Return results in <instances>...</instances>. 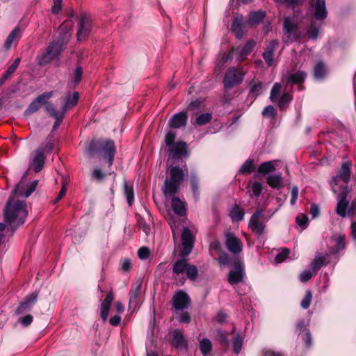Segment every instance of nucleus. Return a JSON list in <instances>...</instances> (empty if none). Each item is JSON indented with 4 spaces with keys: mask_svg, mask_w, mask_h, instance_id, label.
Masks as SVG:
<instances>
[{
    "mask_svg": "<svg viewBox=\"0 0 356 356\" xmlns=\"http://www.w3.org/2000/svg\"><path fill=\"white\" fill-rule=\"evenodd\" d=\"M172 306L176 310L187 309L191 304L189 296L184 291H177L172 297Z\"/></svg>",
    "mask_w": 356,
    "mask_h": 356,
    "instance_id": "ddd939ff",
    "label": "nucleus"
},
{
    "mask_svg": "<svg viewBox=\"0 0 356 356\" xmlns=\"http://www.w3.org/2000/svg\"><path fill=\"white\" fill-rule=\"evenodd\" d=\"M87 152L90 156L103 152L104 157L107 159L108 166L111 167L114 161L116 147L112 140H92L87 147Z\"/></svg>",
    "mask_w": 356,
    "mask_h": 356,
    "instance_id": "39448f33",
    "label": "nucleus"
},
{
    "mask_svg": "<svg viewBox=\"0 0 356 356\" xmlns=\"http://www.w3.org/2000/svg\"><path fill=\"white\" fill-rule=\"evenodd\" d=\"M53 92H44L42 95L37 97L25 110L24 114L29 115L37 111L41 107L42 105L45 104L52 97Z\"/></svg>",
    "mask_w": 356,
    "mask_h": 356,
    "instance_id": "4468645a",
    "label": "nucleus"
},
{
    "mask_svg": "<svg viewBox=\"0 0 356 356\" xmlns=\"http://www.w3.org/2000/svg\"><path fill=\"white\" fill-rule=\"evenodd\" d=\"M54 145L55 142L54 140V137L49 136L47 138L44 145L43 146L40 147L38 149H42L43 150V154L49 153L53 150Z\"/></svg>",
    "mask_w": 356,
    "mask_h": 356,
    "instance_id": "de8ad7c7",
    "label": "nucleus"
},
{
    "mask_svg": "<svg viewBox=\"0 0 356 356\" xmlns=\"http://www.w3.org/2000/svg\"><path fill=\"white\" fill-rule=\"evenodd\" d=\"M255 168L254 159H248L241 167L240 172L242 174H250L254 171Z\"/></svg>",
    "mask_w": 356,
    "mask_h": 356,
    "instance_id": "a19ab883",
    "label": "nucleus"
},
{
    "mask_svg": "<svg viewBox=\"0 0 356 356\" xmlns=\"http://www.w3.org/2000/svg\"><path fill=\"white\" fill-rule=\"evenodd\" d=\"M261 114L264 118L274 119L276 116L277 113L274 107L271 105H269L266 106L263 109Z\"/></svg>",
    "mask_w": 356,
    "mask_h": 356,
    "instance_id": "8fccbe9b",
    "label": "nucleus"
},
{
    "mask_svg": "<svg viewBox=\"0 0 356 356\" xmlns=\"http://www.w3.org/2000/svg\"><path fill=\"white\" fill-rule=\"evenodd\" d=\"M313 275L314 274L310 270H305L302 273H300L299 279L301 282L305 283L308 282L313 277Z\"/></svg>",
    "mask_w": 356,
    "mask_h": 356,
    "instance_id": "052dcab7",
    "label": "nucleus"
},
{
    "mask_svg": "<svg viewBox=\"0 0 356 356\" xmlns=\"http://www.w3.org/2000/svg\"><path fill=\"white\" fill-rule=\"evenodd\" d=\"M188 115L185 111L179 112L172 116L168 122V126L170 128L179 129L186 125Z\"/></svg>",
    "mask_w": 356,
    "mask_h": 356,
    "instance_id": "a211bd4d",
    "label": "nucleus"
},
{
    "mask_svg": "<svg viewBox=\"0 0 356 356\" xmlns=\"http://www.w3.org/2000/svg\"><path fill=\"white\" fill-rule=\"evenodd\" d=\"M243 341V339L239 334H237L234 337L233 340V350L235 353L238 354L241 350Z\"/></svg>",
    "mask_w": 356,
    "mask_h": 356,
    "instance_id": "09e8293b",
    "label": "nucleus"
},
{
    "mask_svg": "<svg viewBox=\"0 0 356 356\" xmlns=\"http://www.w3.org/2000/svg\"><path fill=\"white\" fill-rule=\"evenodd\" d=\"M49 50L45 49V51L41 54L37 56L38 63L40 66L46 65L54 59V57L49 54Z\"/></svg>",
    "mask_w": 356,
    "mask_h": 356,
    "instance_id": "58836bf2",
    "label": "nucleus"
},
{
    "mask_svg": "<svg viewBox=\"0 0 356 356\" xmlns=\"http://www.w3.org/2000/svg\"><path fill=\"white\" fill-rule=\"evenodd\" d=\"M296 220L300 227L305 228L308 222V218L304 214H299L296 216Z\"/></svg>",
    "mask_w": 356,
    "mask_h": 356,
    "instance_id": "680f3d73",
    "label": "nucleus"
},
{
    "mask_svg": "<svg viewBox=\"0 0 356 356\" xmlns=\"http://www.w3.org/2000/svg\"><path fill=\"white\" fill-rule=\"evenodd\" d=\"M331 240L334 242L335 244L329 250L330 254L336 255L341 250L345 249L346 243V235L344 234H339L338 236H332Z\"/></svg>",
    "mask_w": 356,
    "mask_h": 356,
    "instance_id": "6ab92c4d",
    "label": "nucleus"
},
{
    "mask_svg": "<svg viewBox=\"0 0 356 356\" xmlns=\"http://www.w3.org/2000/svg\"><path fill=\"white\" fill-rule=\"evenodd\" d=\"M325 257L323 256L316 257L311 263V268L316 273L324 264Z\"/></svg>",
    "mask_w": 356,
    "mask_h": 356,
    "instance_id": "49530a36",
    "label": "nucleus"
},
{
    "mask_svg": "<svg viewBox=\"0 0 356 356\" xmlns=\"http://www.w3.org/2000/svg\"><path fill=\"white\" fill-rule=\"evenodd\" d=\"M263 88V84L261 81H257L251 85L250 88V94H254L257 96L261 93Z\"/></svg>",
    "mask_w": 356,
    "mask_h": 356,
    "instance_id": "6e6d98bb",
    "label": "nucleus"
},
{
    "mask_svg": "<svg viewBox=\"0 0 356 356\" xmlns=\"http://www.w3.org/2000/svg\"><path fill=\"white\" fill-rule=\"evenodd\" d=\"M266 17L265 12L258 10L252 12L249 15L248 24H254L261 22Z\"/></svg>",
    "mask_w": 356,
    "mask_h": 356,
    "instance_id": "e433bc0d",
    "label": "nucleus"
},
{
    "mask_svg": "<svg viewBox=\"0 0 356 356\" xmlns=\"http://www.w3.org/2000/svg\"><path fill=\"white\" fill-rule=\"evenodd\" d=\"M268 184L274 188H280L284 186L281 175H270L266 177Z\"/></svg>",
    "mask_w": 356,
    "mask_h": 356,
    "instance_id": "2f4dec72",
    "label": "nucleus"
},
{
    "mask_svg": "<svg viewBox=\"0 0 356 356\" xmlns=\"http://www.w3.org/2000/svg\"><path fill=\"white\" fill-rule=\"evenodd\" d=\"M38 292L35 291L30 296L26 297L24 301L21 302L17 309V314H22L30 310L37 301Z\"/></svg>",
    "mask_w": 356,
    "mask_h": 356,
    "instance_id": "aec40b11",
    "label": "nucleus"
},
{
    "mask_svg": "<svg viewBox=\"0 0 356 356\" xmlns=\"http://www.w3.org/2000/svg\"><path fill=\"white\" fill-rule=\"evenodd\" d=\"M200 348L202 355L204 356L207 355L212 349V344L211 341L207 338L202 339L200 341Z\"/></svg>",
    "mask_w": 356,
    "mask_h": 356,
    "instance_id": "79ce46f5",
    "label": "nucleus"
},
{
    "mask_svg": "<svg viewBox=\"0 0 356 356\" xmlns=\"http://www.w3.org/2000/svg\"><path fill=\"white\" fill-rule=\"evenodd\" d=\"M293 99V95L291 92H284L278 100L277 104L281 111L286 109L288 105Z\"/></svg>",
    "mask_w": 356,
    "mask_h": 356,
    "instance_id": "f704fd0d",
    "label": "nucleus"
},
{
    "mask_svg": "<svg viewBox=\"0 0 356 356\" xmlns=\"http://www.w3.org/2000/svg\"><path fill=\"white\" fill-rule=\"evenodd\" d=\"M288 83L292 84L302 83L307 78V73L304 71H298L293 74H287L285 76Z\"/></svg>",
    "mask_w": 356,
    "mask_h": 356,
    "instance_id": "cd10ccee",
    "label": "nucleus"
},
{
    "mask_svg": "<svg viewBox=\"0 0 356 356\" xmlns=\"http://www.w3.org/2000/svg\"><path fill=\"white\" fill-rule=\"evenodd\" d=\"M114 300V295L112 291H111L106 296L104 300H102L100 306L101 310V318L103 321H106L108 318V316L110 312L111 305Z\"/></svg>",
    "mask_w": 356,
    "mask_h": 356,
    "instance_id": "412c9836",
    "label": "nucleus"
},
{
    "mask_svg": "<svg viewBox=\"0 0 356 356\" xmlns=\"http://www.w3.org/2000/svg\"><path fill=\"white\" fill-rule=\"evenodd\" d=\"M168 173L163 187V192L166 197L173 196L179 191L181 184L188 173V168L186 165L183 168L172 165L168 168Z\"/></svg>",
    "mask_w": 356,
    "mask_h": 356,
    "instance_id": "f03ea898",
    "label": "nucleus"
},
{
    "mask_svg": "<svg viewBox=\"0 0 356 356\" xmlns=\"http://www.w3.org/2000/svg\"><path fill=\"white\" fill-rule=\"evenodd\" d=\"M326 70L324 64L322 62H318L314 67V75L316 79H321L325 75Z\"/></svg>",
    "mask_w": 356,
    "mask_h": 356,
    "instance_id": "37998d69",
    "label": "nucleus"
},
{
    "mask_svg": "<svg viewBox=\"0 0 356 356\" xmlns=\"http://www.w3.org/2000/svg\"><path fill=\"white\" fill-rule=\"evenodd\" d=\"M282 89V86L280 83H274L270 94V99L272 102H274L277 99V96L280 95Z\"/></svg>",
    "mask_w": 356,
    "mask_h": 356,
    "instance_id": "603ef678",
    "label": "nucleus"
},
{
    "mask_svg": "<svg viewBox=\"0 0 356 356\" xmlns=\"http://www.w3.org/2000/svg\"><path fill=\"white\" fill-rule=\"evenodd\" d=\"M91 30L90 17L86 15H81L78 22L77 40L82 41L90 34Z\"/></svg>",
    "mask_w": 356,
    "mask_h": 356,
    "instance_id": "f8f14e48",
    "label": "nucleus"
},
{
    "mask_svg": "<svg viewBox=\"0 0 356 356\" xmlns=\"http://www.w3.org/2000/svg\"><path fill=\"white\" fill-rule=\"evenodd\" d=\"M319 33V27L316 25L314 22H311L310 29L308 33V38L309 39L316 40L318 38Z\"/></svg>",
    "mask_w": 356,
    "mask_h": 356,
    "instance_id": "5fc2aeb1",
    "label": "nucleus"
},
{
    "mask_svg": "<svg viewBox=\"0 0 356 356\" xmlns=\"http://www.w3.org/2000/svg\"><path fill=\"white\" fill-rule=\"evenodd\" d=\"M172 197L171 204L174 212L179 216H184L186 214V203L179 197Z\"/></svg>",
    "mask_w": 356,
    "mask_h": 356,
    "instance_id": "4be33fe9",
    "label": "nucleus"
},
{
    "mask_svg": "<svg viewBox=\"0 0 356 356\" xmlns=\"http://www.w3.org/2000/svg\"><path fill=\"white\" fill-rule=\"evenodd\" d=\"M312 299V293L310 290H307L304 298L302 300L300 305L302 309H307L309 307Z\"/></svg>",
    "mask_w": 356,
    "mask_h": 356,
    "instance_id": "3c124183",
    "label": "nucleus"
},
{
    "mask_svg": "<svg viewBox=\"0 0 356 356\" xmlns=\"http://www.w3.org/2000/svg\"><path fill=\"white\" fill-rule=\"evenodd\" d=\"M234 269L230 270L227 275V281L232 286L243 282L245 275L244 264L241 259H237L234 261Z\"/></svg>",
    "mask_w": 356,
    "mask_h": 356,
    "instance_id": "6e6552de",
    "label": "nucleus"
},
{
    "mask_svg": "<svg viewBox=\"0 0 356 356\" xmlns=\"http://www.w3.org/2000/svg\"><path fill=\"white\" fill-rule=\"evenodd\" d=\"M279 47V42L277 40H272L268 44L266 45L263 54L262 56L264 60H265L266 64L268 66H272L273 65L274 60V53L275 51Z\"/></svg>",
    "mask_w": 356,
    "mask_h": 356,
    "instance_id": "2eb2a0df",
    "label": "nucleus"
},
{
    "mask_svg": "<svg viewBox=\"0 0 356 356\" xmlns=\"http://www.w3.org/2000/svg\"><path fill=\"white\" fill-rule=\"evenodd\" d=\"M217 261L220 266H226L230 261V257L227 253L221 252L220 253V256L217 259Z\"/></svg>",
    "mask_w": 356,
    "mask_h": 356,
    "instance_id": "4d7b16f0",
    "label": "nucleus"
},
{
    "mask_svg": "<svg viewBox=\"0 0 356 356\" xmlns=\"http://www.w3.org/2000/svg\"><path fill=\"white\" fill-rule=\"evenodd\" d=\"M24 179V177H22L19 183L15 186L13 191L14 195L28 197L35 190L38 184L37 180L32 181L31 184L29 186L28 188L25 191H24L25 186Z\"/></svg>",
    "mask_w": 356,
    "mask_h": 356,
    "instance_id": "dca6fc26",
    "label": "nucleus"
},
{
    "mask_svg": "<svg viewBox=\"0 0 356 356\" xmlns=\"http://www.w3.org/2000/svg\"><path fill=\"white\" fill-rule=\"evenodd\" d=\"M141 293V284L132 286L129 291V304L136 305Z\"/></svg>",
    "mask_w": 356,
    "mask_h": 356,
    "instance_id": "473e14b6",
    "label": "nucleus"
},
{
    "mask_svg": "<svg viewBox=\"0 0 356 356\" xmlns=\"http://www.w3.org/2000/svg\"><path fill=\"white\" fill-rule=\"evenodd\" d=\"M83 70L81 66H78L76 67L74 72V82L75 83H78L80 82L82 78Z\"/></svg>",
    "mask_w": 356,
    "mask_h": 356,
    "instance_id": "338daca9",
    "label": "nucleus"
},
{
    "mask_svg": "<svg viewBox=\"0 0 356 356\" xmlns=\"http://www.w3.org/2000/svg\"><path fill=\"white\" fill-rule=\"evenodd\" d=\"M311 6L313 8V15L316 19L321 21L327 17V12L325 0H315L314 3L311 2Z\"/></svg>",
    "mask_w": 356,
    "mask_h": 356,
    "instance_id": "f3484780",
    "label": "nucleus"
},
{
    "mask_svg": "<svg viewBox=\"0 0 356 356\" xmlns=\"http://www.w3.org/2000/svg\"><path fill=\"white\" fill-rule=\"evenodd\" d=\"M21 59L17 58L13 64L10 65L0 79V86L3 85L8 79H10L20 63Z\"/></svg>",
    "mask_w": 356,
    "mask_h": 356,
    "instance_id": "c85d7f7f",
    "label": "nucleus"
},
{
    "mask_svg": "<svg viewBox=\"0 0 356 356\" xmlns=\"http://www.w3.org/2000/svg\"><path fill=\"white\" fill-rule=\"evenodd\" d=\"M138 256L140 259H146L149 256V250L147 247H141L138 250Z\"/></svg>",
    "mask_w": 356,
    "mask_h": 356,
    "instance_id": "0e129e2a",
    "label": "nucleus"
},
{
    "mask_svg": "<svg viewBox=\"0 0 356 356\" xmlns=\"http://www.w3.org/2000/svg\"><path fill=\"white\" fill-rule=\"evenodd\" d=\"M44 159L45 157L44 154H43V150L42 149H37L31 163L35 172H39L41 171L44 167Z\"/></svg>",
    "mask_w": 356,
    "mask_h": 356,
    "instance_id": "b1692460",
    "label": "nucleus"
},
{
    "mask_svg": "<svg viewBox=\"0 0 356 356\" xmlns=\"http://www.w3.org/2000/svg\"><path fill=\"white\" fill-rule=\"evenodd\" d=\"M21 29L19 26H17L8 35L5 42L4 48L7 50L10 49L12 44L15 42L18 41L21 38Z\"/></svg>",
    "mask_w": 356,
    "mask_h": 356,
    "instance_id": "a878e982",
    "label": "nucleus"
},
{
    "mask_svg": "<svg viewBox=\"0 0 356 356\" xmlns=\"http://www.w3.org/2000/svg\"><path fill=\"white\" fill-rule=\"evenodd\" d=\"M351 166L350 161L343 162L330 183L332 191L337 195L336 212L341 217H346V215L353 216L356 214V198L349 206L352 199V189L348 184L350 179Z\"/></svg>",
    "mask_w": 356,
    "mask_h": 356,
    "instance_id": "f257e3e1",
    "label": "nucleus"
},
{
    "mask_svg": "<svg viewBox=\"0 0 356 356\" xmlns=\"http://www.w3.org/2000/svg\"><path fill=\"white\" fill-rule=\"evenodd\" d=\"M224 236L225 238V246L230 252L238 254L242 252L243 248V243L234 233L226 231L224 233Z\"/></svg>",
    "mask_w": 356,
    "mask_h": 356,
    "instance_id": "9d476101",
    "label": "nucleus"
},
{
    "mask_svg": "<svg viewBox=\"0 0 356 356\" xmlns=\"http://www.w3.org/2000/svg\"><path fill=\"white\" fill-rule=\"evenodd\" d=\"M255 44L254 40H249L243 47L237 48L236 51L239 54L240 59L243 60L246 56L250 54Z\"/></svg>",
    "mask_w": 356,
    "mask_h": 356,
    "instance_id": "7c9ffc66",
    "label": "nucleus"
},
{
    "mask_svg": "<svg viewBox=\"0 0 356 356\" xmlns=\"http://www.w3.org/2000/svg\"><path fill=\"white\" fill-rule=\"evenodd\" d=\"M79 98L78 92H74L72 95H67L65 99L62 107V112L65 113L66 110L75 106Z\"/></svg>",
    "mask_w": 356,
    "mask_h": 356,
    "instance_id": "c756f323",
    "label": "nucleus"
},
{
    "mask_svg": "<svg viewBox=\"0 0 356 356\" xmlns=\"http://www.w3.org/2000/svg\"><path fill=\"white\" fill-rule=\"evenodd\" d=\"M64 44V38H58L57 40L50 42L46 49H50L49 54L55 58L62 51Z\"/></svg>",
    "mask_w": 356,
    "mask_h": 356,
    "instance_id": "393cba45",
    "label": "nucleus"
},
{
    "mask_svg": "<svg viewBox=\"0 0 356 356\" xmlns=\"http://www.w3.org/2000/svg\"><path fill=\"white\" fill-rule=\"evenodd\" d=\"M177 320L181 323H189L191 320V315L188 312H182L177 317Z\"/></svg>",
    "mask_w": 356,
    "mask_h": 356,
    "instance_id": "e2e57ef3",
    "label": "nucleus"
},
{
    "mask_svg": "<svg viewBox=\"0 0 356 356\" xmlns=\"http://www.w3.org/2000/svg\"><path fill=\"white\" fill-rule=\"evenodd\" d=\"M263 213L261 210L256 211L249 221V228L257 235L261 236L264 233L265 222L261 220Z\"/></svg>",
    "mask_w": 356,
    "mask_h": 356,
    "instance_id": "9b49d317",
    "label": "nucleus"
},
{
    "mask_svg": "<svg viewBox=\"0 0 356 356\" xmlns=\"http://www.w3.org/2000/svg\"><path fill=\"white\" fill-rule=\"evenodd\" d=\"M245 23L242 17H236L232 22L231 29L235 33L238 39H241L244 35L243 29Z\"/></svg>",
    "mask_w": 356,
    "mask_h": 356,
    "instance_id": "5701e85b",
    "label": "nucleus"
},
{
    "mask_svg": "<svg viewBox=\"0 0 356 356\" xmlns=\"http://www.w3.org/2000/svg\"><path fill=\"white\" fill-rule=\"evenodd\" d=\"M33 321V316L30 314L19 318V322L25 327L29 326Z\"/></svg>",
    "mask_w": 356,
    "mask_h": 356,
    "instance_id": "774afa93",
    "label": "nucleus"
},
{
    "mask_svg": "<svg viewBox=\"0 0 356 356\" xmlns=\"http://www.w3.org/2000/svg\"><path fill=\"white\" fill-rule=\"evenodd\" d=\"M262 189L263 187L261 184L258 181H254L251 186L252 192L256 197H259L261 195Z\"/></svg>",
    "mask_w": 356,
    "mask_h": 356,
    "instance_id": "bf43d9fd",
    "label": "nucleus"
},
{
    "mask_svg": "<svg viewBox=\"0 0 356 356\" xmlns=\"http://www.w3.org/2000/svg\"><path fill=\"white\" fill-rule=\"evenodd\" d=\"M245 215L244 211L236 204L230 210L229 216L233 220L241 221Z\"/></svg>",
    "mask_w": 356,
    "mask_h": 356,
    "instance_id": "72a5a7b5",
    "label": "nucleus"
},
{
    "mask_svg": "<svg viewBox=\"0 0 356 356\" xmlns=\"http://www.w3.org/2000/svg\"><path fill=\"white\" fill-rule=\"evenodd\" d=\"M172 344L177 348H185L187 342L182 332L179 330H175L172 334Z\"/></svg>",
    "mask_w": 356,
    "mask_h": 356,
    "instance_id": "bb28decb",
    "label": "nucleus"
},
{
    "mask_svg": "<svg viewBox=\"0 0 356 356\" xmlns=\"http://www.w3.org/2000/svg\"><path fill=\"white\" fill-rule=\"evenodd\" d=\"M284 31L289 36L291 35L297 29V26L289 17L284 19Z\"/></svg>",
    "mask_w": 356,
    "mask_h": 356,
    "instance_id": "ea45409f",
    "label": "nucleus"
},
{
    "mask_svg": "<svg viewBox=\"0 0 356 356\" xmlns=\"http://www.w3.org/2000/svg\"><path fill=\"white\" fill-rule=\"evenodd\" d=\"M275 166L271 161H266L261 163L257 169V172L259 174L266 175L269 172L275 170Z\"/></svg>",
    "mask_w": 356,
    "mask_h": 356,
    "instance_id": "c03bdc74",
    "label": "nucleus"
},
{
    "mask_svg": "<svg viewBox=\"0 0 356 356\" xmlns=\"http://www.w3.org/2000/svg\"><path fill=\"white\" fill-rule=\"evenodd\" d=\"M217 337L221 343L226 346L229 344V340L227 336V333L225 332H223L222 330H218Z\"/></svg>",
    "mask_w": 356,
    "mask_h": 356,
    "instance_id": "69168bd1",
    "label": "nucleus"
},
{
    "mask_svg": "<svg viewBox=\"0 0 356 356\" xmlns=\"http://www.w3.org/2000/svg\"><path fill=\"white\" fill-rule=\"evenodd\" d=\"M190 184L193 196L197 200L200 197L199 179L195 174L191 175Z\"/></svg>",
    "mask_w": 356,
    "mask_h": 356,
    "instance_id": "4c0bfd02",
    "label": "nucleus"
},
{
    "mask_svg": "<svg viewBox=\"0 0 356 356\" xmlns=\"http://www.w3.org/2000/svg\"><path fill=\"white\" fill-rule=\"evenodd\" d=\"M27 214L26 205L21 201L8 200L3 211L4 220L11 226H19L23 224Z\"/></svg>",
    "mask_w": 356,
    "mask_h": 356,
    "instance_id": "7ed1b4c3",
    "label": "nucleus"
},
{
    "mask_svg": "<svg viewBox=\"0 0 356 356\" xmlns=\"http://www.w3.org/2000/svg\"><path fill=\"white\" fill-rule=\"evenodd\" d=\"M124 192L129 205L131 206L134 201V192L133 184H129L127 181H124Z\"/></svg>",
    "mask_w": 356,
    "mask_h": 356,
    "instance_id": "c9c22d12",
    "label": "nucleus"
},
{
    "mask_svg": "<svg viewBox=\"0 0 356 356\" xmlns=\"http://www.w3.org/2000/svg\"><path fill=\"white\" fill-rule=\"evenodd\" d=\"M212 120V115L210 113H205L200 115L195 120L197 125L202 126L209 123Z\"/></svg>",
    "mask_w": 356,
    "mask_h": 356,
    "instance_id": "a18cd8bd",
    "label": "nucleus"
},
{
    "mask_svg": "<svg viewBox=\"0 0 356 356\" xmlns=\"http://www.w3.org/2000/svg\"><path fill=\"white\" fill-rule=\"evenodd\" d=\"M181 249L179 253L180 257H186L191 252L193 246L195 237L188 227H184L181 236Z\"/></svg>",
    "mask_w": 356,
    "mask_h": 356,
    "instance_id": "1a4fd4ad",
    "label": "nucleus"
},
{
    "mask_svg": "<svg viewBox=\"0 0 356 356\" xmlns=\"http://www.w3.org/2000/svg\"><path fill=\"white\" fill-rule=\"evenodd\" d=\"M245 72L243 67H230L227 69L223 78V85L226 90H230L240 85L244 79Z\"/></svg>",
    "mask_w": 356,
    "mask_h": 356,
    "instance_id": "0eeeda50",
    "label": "nucleus"
},
{
    "mask_svg": "<svg viewBox=\"0 0 356 356\" xmlns=\"http://www.w3.org/2000/svg\"><path fill=\"white\" fill-rule=\"evenodd\" d=\"M176 133L169 131L165 137V143L168 146V159L173 163L188 156V145L184 141L175 142Z\"/></svg>",
    "mask_w": 356,
    "mask_h": 356,
    "instance_id": "20e7f679",
    "label": "nucleus"
},
{
    "mask_svg": "<svg viewBox=\"0 0 356 356\" xmlns=\"http://www.w3.org/2000/svg\"><path fill=\"white\" fill-rule=\"evenodd\" d=\"M172 273L175 275L186 273V277L192 281H195L198 275V270L196 266L190 264L188 259L181 257L172 265Z\"/></svg>",
    "mask_w": 356,
    "mask_h": 356,
    "instance_id": "423d86ee",
    "label": "nucleus"
},
{
    "mask_svg": "<svg viewBox=\"0 0 356 356\" xmlns=\"http://www.w3.org/2000/svg\"><path fill=\"white\" fill-rule=\"evenodd\" d=\"M290 251L288 248H282L275 257V261L277 263L284 261L289 256Z\"/></svg>",
    "mask_w": 356,
    "mask_h": 356,
    "instance_id": "864d4df0",
    "label": "nucleus"
},
{
    "mask_svg": "<svg viewBox=\"0 0 356 356\" xmlns=\"http://www.w3.org/2000/svg\"><path fill=\"white\" fill-rule=\"evenodd\" d=\"M45 106V111L52 117L54 118H57V116H58L59 115H60V113H58L56 111V108L54 107V106L51 104V103H49L48 101L47 102V103L45 104H44Z\"/></svg>",
    "mask_w": 356,
    "mask_h": 356,
    "instance_id": "13d9d810",
    "label": "nucleus"
}]
</instances>
